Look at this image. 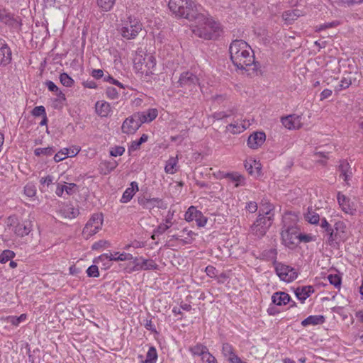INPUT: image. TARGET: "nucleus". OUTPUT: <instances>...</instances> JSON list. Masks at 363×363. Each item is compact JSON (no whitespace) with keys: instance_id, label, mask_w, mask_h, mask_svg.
I'll use <instances>...</instances> for the list:
<instances>
[{"instance_id":"f257e3e1","label":"nucleus","mask_w":363,"mask_h":363,"mask_svg":"<svg viewBox=\"0 0 363 363\" xmlns=\"http://www.w3.org/2000/svg\"><path fill=\"white\" fill-rule=\"evenodd\" d=\"M168 7L172 14L194 21L193 33L204 40H216L222 33L219 23L204 13L203 8L193 0H169Z\"/></svg>"},{"instance_id":"f03ea898","label":"nucleus","mask_w":363,"mask_h":363,"mask_svg":"<svg viewBox=\"0 0 363 363\" xmlns=\"http://www.w3.org/2000/svg\"><path fill=\"white\" fill-rule=\"evenodd\" d=\"M230 60L239 69L248 70V67L254 65L252 69H257L253 51L250 46L242 40H233L229 47Z\"/></svg>"},{"instance_id":"7ed1b4c3","label":"nucleus","mask_w":363,"mask_h":363,"mask_svg":"<svg viewBox=\"0 0 363 363\" xmlns=\"http://www.w3.org/2000/svg\"><path fill=\"white\" fill-rule=\"evenodd\" d=\"M103 220L102 213L93 214L83 229L82 234L84 237L88 239L96 234L101 228Z\"/></svg>"},{"instance_id":"20e7f679","label":"nucleus","mask_w":363,"mask_h":363,"mask_svg":"<svg viewBox=\"0 0 363 363\" xmlns=\"http://www.w3.org/2000/svg\"><path fill=\"white\" fill-rule=\"evenodd\" d=\"M299 228L296 225L286 227L281 231V239L284 244L288 247L293 248L298 245Z\"/></svg>"},{"instance_id":"39448f33","label":"nucleus","mask_w":363,"mask_h":363,"mask_svg":"<svg viewBox=\"0 0 363 363\" xmlns=\"http://www.w3.org/2000/svg\"><path fill=\"white\" fill-rule=\"evenodd\" d=\"M8 225L12 226L14 233L19 237L28 235L32 229L31 222L28 220L22 222L18 221L14 216L8 218Z\"/></svg>"},{"instance_id":"423d86ee","label":"nucleus","mask_w":363,"mask_h":363,"mask_svg":"<svg viewBox=\"0 0 363 363\" xmlns=\"http://www.w3.org/2000/svg\"><path fill=\"white\" fill-rule=\"evenodd\" d=\"M141 30L142 24L140 22L136 19L129 18L128 21H127L121 28V34L123 38L133 39Z\"/></svg>"},{"instance_id":"0eeeda50","label":"nucleus","mask_w":363,"mask_h":363,"mask_svg":"<svg viewBox=\"0 0 363 363\" xmlns=\"http://www.w3.org/2000/svg\"><path fill=\"white\" fill-rule=\"evenodd\" d=\"M143 121L140 118L138 112L133 113L127 118L123 123L121 130L123 133L133 134L141 126Z\"/></svg>"},{"instance_id":"6e6552de","label":"nucleus","mask_w":363,"mask_h":363,"mask_svg":"<svg viewBox=\"0 0 363 363\" xmlns=\"http://www.w3.org/2000/svg\"><path fill=\"white\" fill-rule=\"evenodd\" d=\"M275 270L278 277L286 282L294 281L298 276V273L294 268L281 263L276 264Z\"/></svg>"},{"instance_id":"1a4fd4ad","label":"nucleus","mask_w":363,"mask_h":363,"mask_svg":"<svg viewBox=\"0 0 363 363\" xmlns=\"http://www.w3.org/2000/svg\"><path fill=\"white\" fill-rule=\"evenodd\" d=\"M179 86L192 91L199 84L198 77L191 72H185L181 74L179 81Z\"/></svg>"},{"instance_id":"9d476101","label":"nucleus","mask_w":363,"mask_h":363,"mask_svg":"<svg viewBox=\"0 0 363 363\" xmlns=\"http://www.w3.org/2000/svg\"><path fill=\"white\" fill-rule=\"evenodd\" d=\"M58 213L65 218L72 219L79 215V211L72 203H65L59 206Z\"/></svg>"},{"instance_id":"9b49d317","label":"nucleus","mask_w":363,"mask_h":363,"mask_svg":"<svg viewBox=\"0 0 363 363\" xmlns=\"http://www.w3.org/2000/svg\"><path fill=\"white\" fill-rule=\"evenodd\" d=\"M11 50L6 41L0 38V65H6L11 61Z\"/></svg>"},{"instance_id":"f8f14e48","label":"nucleus","mask_w":363,"mask_h":363,"mask_svg":"<svg viewBox=\"0 0 363 363\" xmlns=\"http://www.w3.org/2000/svg\"><path fill=\"white\" fill-rule=\"evenodd\" d=\"M266 135L264 133L256 132L251 134L247 139V145L252 149H257L261 146L265 141Z\"/></svg>"},{"instance_id":"ddd939ff","label":"nucleus","mask_w":363,"mask_h":363,"mask_svg":"<svg viewBox=\"0 0 363 363\" xmlns=\"http://www.w3.org/2000/svg\"><path fill=\"white\" fill-rule=\"evenodd\" d=\"M133 262L135 263V268L137 270H150L156 269L157 268V264L152 259H147L143 257L140 259L135 258Z\"/></svg>"},{"instance_id":"4468645a","label":"nucleus","mask_w":363,"mask_h":363,"mask_svg":"<svg viewBox=\"0 0 363 363\" xmlns=\"http://www.w3.org/2000/svg\"><path fill=\"white\" fill-rule=\"evenodd\" d=\"M337 201L345 213L350 215H354L355 213L356 208L350 203V199L340 192L337 194Z\"/></svg>"},{"instance_id":"2eb2a0df","label":"nucleus","mask_w":363,"mask_h":363,"mask_svg":"<svg viewBox=\"0 0 363 363\" xmlns=\"http://www.w3.org/2000/svg\"><path fill=\"white\" fill-rule=\"evenodd\" d=\"M283 125L288 129H299L301 127V117L288 116L281 118Z\"/></svg>"},{"instance_id":"dca6fc26","label":"nucleus","mask_w":363,"mask_h":363,"mask_svg":"<svg viewBox=\"0 0 363 363\" xmlns=\"http://www.w3.org/2000/svg\"><path fill=\"white\" fill-rule=\"evenodd\" d=\"M303 15L304 13L301 10L295 9L284 11L282 14V18L286 23L291 24L298 17L302 16Z\"/></svg>"},{"instance_id":"f3484780","label":"nucleus","mask_w":363,"mask_h":363,"mask_svg":"<svg viewBox=\"0 0 363 363\" xmlns=\"http://www.w3.org/2000/svg\"><path fill=\"white\" fill-rule=\"evenodd\" d=\"M338 170L340 172V177L347 182L352 177V172L350 164L345 161H340L338 166Z\"/></svg>"},{"instance_id":"a211bd4d","label":"nucleus","mask_w":363,"mask_h":363,"mask_svg":"<svg viewBox=\"0 0 363 363\" xmlns=\"http://www.w3.org/2000/svg\"><path fill=\"white\" fill-rule=\"evenodd\" d=\"M272 301L277 306L286 305L291 301L290 296L282 291L274 293L272 296Z\"/></svg>"},{"instance_id":"6ab92c4d","label":"nucleus","mask_w":363,"mask_h":363,"mask_svg":"<svg viewBox=\"0 0 363 363\" xmlns=\"http://www.w3.org/2000/svg\"><path fill=\"white\" fill-rule=\"evenodd\" d=\"M96 112L101 117H107L111 111L109 103L104 101H97L95 104Z\"/></svg>"},{"instance_id":"aec40b11","label":"nucleus","mask_w":363,"mask_h":363,"mask_svg":"<svg viewBox=\"0 0 363 363\" xmlns=\"http://www.w3.org/2000/svg\"><path fill=\"white\" fill-rule=\"evenodd\" d=\"M314 292V289L312 286H305L298 287L295 290V294L298 299L303 302L311 294Z\"/></svg>"},{"instance_id":"412c9836","label":"nucleus","mask_w":363,"mask_h":363,"mask_svg":"<svg viewBox=\"0 0 363 363\" xmlns=\"http://www.w3.org/2000/svg\"><path fill=\"white\" fill-rule=\"evenodd\" d=\"M138 191V186L137 182H132L130 187H128L123 192L121 201L122 203L128 202L134 196L135 193Z\"/></svg>"},{"instance_id":"4be33fe9","label":"nucleus","mask_w":363,"mask_h":363,"mask_svg":"<svg viewBox=\"0 0 363 363\" xmlns=\"http://www.w3.org/2000/svg\"><path fill=\"white\" fill-rule=\"evenodd\" d=\"M304 218L306 221L313 225L318 224L321 220L320 215L312 207L308 208L307 212L304 214Z\"/></svg>"},{"instance_id":"5701e85b","label":"nucleus","mask_w":363,"mask_h":363,"mask_svg":"<svg viewBox=\"0 0 363 363\" xmlns=\"http://www.w3.org/2000/svg\"><path fill=\"white\" fill-rule=\"evenodd\" d=\"M138 113L143 123H145L152 121L157 116L158 111L156 108H150L146 112H138Z\"/></svg>"},{"instance_id":"b1692460","label":"nucleus","mask_w":363,"mask_h":363,"mask_svg":"<svg viewBox=\"0 0 363 363\" xmlns=\"http://www.w3.org/2000/svg\"><path fill=\"white\" fill-rule=\"evenodd\" d=\"M324 321L325 318L323 315H310L301 322V325L303 327L308 326L309 325H316L323 323Z\"/></svg>"},{"instance_id":"393cba45","label":"nucleus","mask_w":363,"mask_h":363,"mask_svg":"<svg viewBox=\"0 0 363 363\" xmlns=\"http://www.w3.org/2000/svg\"><path fill=\"white\" fill-rule=\"evenodd\" d=\"M225 177L229 179L230 181L235 182V186L238 187L239 186L244 185L245 178L242 175L238 172L226 173Z\"/></svg>"},{"instance_id":"a878e982","label":"nucleus","mask_w":363,"mask_h":363,"mask_svg":"<svg viewBox=\"0 0 363 363\" xmlns=\"http://www.w3.org/2000/svg\"><path fill=\"white\" fill-rule=\"evenodd\" d=\"M273 220L274 218H271L270 216H265L260 213H259L257 220L255 221V223L260 224L259 225H262L268 230L272 225Z\"/></svg>"},{"instance_id":"bb28decb","label":"nucleus","mask_w":363,"mask_h":363,"mask_svg":"<svg viewBox=\"0 0 363 363\" xmlns=\"http://www.w3.org/2000/svg\"><path fill=\"white\" fill-rule=\"evenodd\" d=\"M273 206L267 201H262L260 206L259 213H262L265 216H269L274 218Z\"/></svg>"},{"instance_id":"cd10ccee","label":"nucleus","mask_w":363,"mask_h":363,"mask_svg":"<svg viewBox=\"0 0 363 363\" xmlns=\"http://www.w3.org/2000/svg\"><path fill=\"white\" fill-rule=\"evenodd\" d=\"M247 128V125L242 123H230L227 127L226 129L232 134H238L243 132Z\"/></svg>"},{"instance_id":"c85d7f7f","label":"nucleus","mask_w":363,"mask_h":363,"mask_svg":"<svg viewBox=\"0 0 363 363\" xmlns=\"http://www.w3.org/2000/svg\"><path fill=\"white\" fill-rule=\"evenodd\" d=\"M189 351L192 353L193 355L203 357L206 353H207L208 349L205 345L199 343L193 347H191L189 348Z\"/></svg>"},{"instance_id":"c756f323","label":"nucleus","mask_w":363,"mask_h":363,"mask_svg":"<svg viewBox=\"0 0 363 363\" xmlns=\"http://www.w3.org/2000/svg\"><path fill=\"white\" fill-rule=\"evenodd\" d=\"M259 225L254 223L250 228L251 233L259 238L263 237L268 230Z\"/></svg>"},{"instance_id":"7c9ffc66","label":"nucleus","mask_w":363,"mask_h":363,"mask_svg":"<svg viewBox=\"0 0 363 363\" xmlns=\"http://www.w3.org/2000/svg\"><path fill=\"white\" fill-rule=\"evenodd\" d=\"M118 255V252H115L114 254H112L111 252L108 253H104L99 257H98L95 260L94 262L99 263V262H111V261H118L116 258H117V256Z\"/></svg>"},{"instance_id":"2f4dec72","label":"nucleus","mask_w":363,"mask_h":363,"mask_svg":"<svg viewBox=\"0 0 363 363\" xmlns=\"http://www.w3.org/2000/svg\"><path fill=\"white\" fill-rule=\"evenodd\" d=\"M157 359V352L154 347H150L147 352L146 359L143 363H155Z\"/></svg>"},{"instance_id":"473e14b6","label":"nucleus","mask_w":363,"mask_h":363,"mask_svg":"<svg viewBox=\"0 0 363 363\" xmlns=\"http://www.w3.org/2000/svg\"><path fill=\"white\" fill-rule=\"evenodd\" d=\"M177 163V158L170 157L167 161L164 167L165 172L172 174L176 172L175 167Z\"/></svg>"},{"instance_id":"72a5a7b5","label":"nucleus","mask_w":363,"mask_h":363,"mask_svg":"<svg viewBox=\"0 0 363 363\" xmlns=\"http://www.w3.org/2000/svg\"><path fill=\"white\" fill-rule=\"evenodd\" d=\"M199 215L200 211L196 210L195 207L191 206L188 208V211L186 212L184 217L186 221L190 222L193 220H195L196 217Z\"/></svg>"},{"instance_id":"f704fd0d","label":"nucleus","mask_w":363,"mask_h":363,"mask_svg":"<svg viewBox=\"0 0 363 363\" xmlns=\"http://www.w3.org/2000/svg\"><path fill=\"white\" fill-rule=\"evenodd\" d=\"M55 152V150L52 147H48L44 148H36L34 153L36 156L45 155L50 156Z\"/></svg>"},{"instance_id":"c9c22d12","label":"nucleus","mask_w":363,"mask_h":363,"mask_svg":"<svg viewBox=\"0 0 363 363\" xmlns=\"http://www.w3.org/2000/svg\"><path fill=\"white\" fill-rule=\"evenodd\" d=\"M59 79L62 84L67 87H72L74 84V79L65 72L60 74Z\"/></svg>"},{"instance_id":"e433bc0d","label":"nucleus","mask_w":363,"mask_h":363,"mask_svg":"<svg viewBox=\"0 0 363 363\" xmlns=\"http://www.w3.org/2000/svg\"><path fill=\"white\" fill-rule=\"evenodd\" d=\"M116 0H96L97 5L104 11H108L111 9Z\"/></svg>"},{"instance_id":"4c0bfd02","label":"nucleus","mask_w":363,"mask_h":363,"mask_svg":"<svg viewBox=\"0 0 363 363\" xmlns=\"http://www.w3.org/2000/svg\"><path fill=\"white\" fill-rule=\"evenodd\" d=\"M15 257V253L10 250H4L0 254V263L4 264L7 262L8 261L11 260Z\"/></svg>"},{"instance_id":"58836bf2","label":"nucleus","mask_w":363,"mask_h":363,"mask_svg":"<svg viewBox=\"0 0 363 363\" xmlns=\"http://www.w3.org/2000/svg\"><path fill=\"white\" fill-rule=\"evenodd\" d=\"M69 150L67 148H65L64 150H62L57 152L54 156V160L56 162H59L66 157H69Z\"/></svg>"},{"instance_id":"ea45409f","label":"nucleus","mask_w":363,"mask_h":363,"mask_svg":"<svg viewBox=\"0 0 363 363\" xmlns=\"http://www.w3.org/2000/svg\"><path fill=\"white\" fill-rule=\"evenodd\" d=\"M351 84L352 82L350 79L343 78L340 81V84L335 86V91L337 93L343 89H345L348 88L351 85Z\"/></svg>"},{"instance_id":"a19ab883","label":"nucleus","mask_w":363,"mask_h":363,"mask_svg":"<svg viewBox=\"0 0 363 363\" xmlns=\"http://www.w3.org/2000/svg\"><path fill=\"white\" fill-rule=\"evenodd\" d=\"M222 353L225 357H233L235 354L233 347L228 342L223 343Z\"/></svg>"},{"instance_id":"79ce46f5","label":"nucleus","mask_w":363,"mask_h":363,"mask_svg":"<svg viewBox=\"0 0 363 363\" xmlns=\"http://www.w3.org/2000/svg\"><path fill=\"white\" fill-rule=\"evenodd\" d=\"M147 135L143 134L138 140H135L132 142L130 149L133 150H138L143 143H145L147 140Z\"/></svg>"},{"instance_id":"37998d69","label":"nucleus","mask_w":363,"mask_h":363,"mask_svg":"<svg viewBox=\"0 0 363 363\" xmlns=\"http://www.w3.org/2000/svg\"><path fill=\"white\" fill-rule=\"evenodd\" d=\"M328 279L330 284L333 285L335 288L340 287L341 277L338 274H329Z\"/></svg>"},{"instance_id":"c03bdc74","label":"nucleus","mask_w":363,"mask_h":363,"mask_svg":"<svg viewBox=\"0 0 363 363\" xmlns=\"http://www.w3.org/2000/svg\"><path fill=\"white\" fill-rule=\"evenodd\" d=\"M149 205H152V206H150L151 209L155 207H157L159 208H167L166 205L164 203L162 200L159 198L150 199Z\"/></svg>"},{"instance_id":"a18cd8bd","label":"nucleus","mask_w":363,"mask_h":363,"mask_svg":"<svg viewBox=\"0 0 363 363\" xmlns=\"http://www.w3.org/2000/svg\"><path fill=\"white\" fill-rule=\"evenodd\" d=\"M338 25L337 21H332L330 23H325L316 27L315 31H321L328 28L335 27Z\"/></svg>"},{"instance_id":"49530a36","label":"nucleus","mask_w":363,"mask_h":363,"mask_svg":"<svg viewBox=\"0 0 363 363\" xmlns=\"http://www.w3.org/2000/svg\"><path fill=\"white\" fill-rule=\"evenodd\" d=\"M89 277H98L99 276V268L96 265H91L86 270Z\"/></svg>"},{"instance_id":"de8ad7c7","label":"nucleus","mask_w":363,"mask_h":363,"mask_svg":"<svg viewBox=\"0 0 363 363\" xmlns=\"http://www.w3.org/2000/svg\"><path fill=\"white\" fill-rule=\"evenodd\" d=\"M65 190L68 195H72L78 191L77 184L74 183H69L67 185H64Z\"/></svg>"},{"instance_id":"09e8293b","label":"nucleus","mask_w":363,"mask_h":363,"mask_svg":"<svg viewBox=\"0 0 363 363\" xmlns=\"http://www.w3.org/2000/svg\"><path fill=\"white\" fill-rule=\"evenodd\" d=\"M24 193L28 197H33L36 194V189L34 185L28 184L24 187Z\"/></svg>"},{"instance_id":"8fccbe9b","label":"nucleus","mask_w":363,"mask_h":363,"mask_svg":"<svg viewBox=\"0 0 363 363\" xmlns=\"http://www.w3.org/2000/svg\"><path fill=\"white\" fill-rule=\"evenodd\" d=\"M125 152V148L122 146H116L113 147L111 151L110 154L113 157H117L122 155Z\"/></svg>"},{"instance_id":"3c124183","label":"nucleus","mask_w":363,"mask_h":363,"mask_svg":"<svg viewBox=\"0 0 363 363\" xmlns=\"http://www.w3.org/2000/svg\"><path fill=\"white\" fill-rule=\"evenodd\" d=\"M32 114L34 116H44L46 115L45 108L43 106H35L32 111Z\"/></svg>"},{"instance_id":"603ef678","label":"nucleus","mask_w":363,"mask_h":363,"mask_svg":"<svg viewBox=\"0 0 363 363\" xmlns=\"http://www.w3.org/2000/svg\"><path fill=\"white\" fill-rule=\"evenodd\" d=\"M106 96L110 99H117L118 93L117 90L113 87H108L106 91Z\"/></svg>"},{"instance_id":"864d4df0","label":"nucleus","mask_w":363,"mask_h":363,"mask_svg":"<svg viewBox=\"0 0 363 363\" xmlns=\"http://www.w3.org/2000/svg\"><path fill=\"white\" fill-rule=\"evenodd\" d=\"M203 363H217V360L208 351L202 357Z\"/></svg>"},{"instance_id":"5fc2aeb1","label":"nucleus","mask_w":363,"mask_h":363,"mask_svg":"<svg viewBox=\"0 0 363 363\" xmlns=\"http://www.w3.org/2000/svg\"><path fill=\"white\" fill-rule=\"evenodd\" d=\"M320 226L324 230V231L328 233L333 228L331 225L327 221L325 218H322L320 223Z\"/></svg>"},{"instance_id":"6e6d98bb","label":"nucleus","mask_w":363,"mask_h":363,"mask_svg":"<svg viewBox=\"0 0 363 363\" xmlns=\"http://www.w3.org/2000/svg\"><path fill=\"white\" fill-rule=\"evenodd\" d=\"M169 228L167 224L161 223L155 229V235H162Z\"/></svg>"},{"instance_id":"4d7b16f0","label":"nucleus","mask_w":363,"mask_h":363,"mask_svg":"<svg viewBox=\"0 0 363 363\" xmlns=\"http://www.w3.org/2000/svg\"><path fill=\"white\" fill-rule=\"evenodd\" d=\"M205 272L206 274L211 277V278H216L217 277V269L211 265H208L206 267Z\"/></svg>"},{"instance_id":"13d9d810","label":"nucleus","mask_w":363,"mask_h":363,"mask_svg":"<svg viewBox=\"0 0 363 363\" xmlns=\"http://www.w3.org/2000/svg\"><path fill=\"white\" fill-rule=\"evenodd\" d=\"M110 246V243L106 240H99V242H95L92 245L93 250H98L103 247H107Z\"/></svg>"},{"instance_id":"bf43d9fd","label":"nucleus","mask_w":363,"mask_h":363,"mask_svg":"<svg viewBox=\"0 0 363 363\" xmlns=\"http://www.w3.org/2000/svg\"><path fill=\"white\" fill-rule=\"evenodd\" d=\"M245 208L251 213H255L257 211V204L255 201H250L246 203Z\"/></svg>"},{"instance_id":"052dcab7","label":"nucleus","mask_w":363,"mask_h":363,"mask_svg":"<svg viewBox=\"0 0 363 363\" xmlns=\"http://www.w3.org/2000/svg\"><path fill=\"white\" fill-rule=\"evenodd\" d=\"M195 220L198 226L203 227L206 224L207 218L204 217L200 211V215L196 217Z\"/></svg>"},{"instance_id":"680f3d73","label":"nucleus","mask_w":363,"mask_h":363,"mask_svg":"<svg viewBox=\"0 0 363 363\" xmlns=\"http://www.w3.org/2000/svg\"><path fill=\"white\" fill-rule=\"evenodd\" d=\"M326 234L328 236V243L330 245H332V243L333 242H335L337 239V231L335 230L334 228H333L330 231H329Z\"/></svg>"},{"instance_id":"e2e57ef3","label":"nucleus","mask_w":363,"mask_h":363,"mask_svg":"<svg viewBox=\"0 0 363 363\" xmlns=\"http://www.w3.org/2000/svg\"><path fill=\"white\" fill-rule=\"evenodd\" d=\"M118 261H125V260H131L133 259V257L131 254L129 253H119L117 256V258H116Z\"/></svg>"},{"instance_id":"0e129e2a","label":"nucleus","mask_w":363,"mask_h":363,"mask_svg":"<svg viewBox=\"0 0 363 363\" xmlns=\"http://www.w3.org/2000/svg\"><path fill=\"white\" fill-rule=\"evenodd\" d=\"M104 80L105 82H111L113 84L117 85L121 88L123 87V84L118 82V80L113 79L110 74H108L107 76H105L104 78Z\"/></svg>"},{"instance_id":"69168bd1","label":"nucleus","mask_w":363,"mask_h":363,"mask_svg":"<svg viewBox=\"0 0 363 363\" xmlns=\"http://www.w3.org/2000/svg\"><path fill=\"white\" fill-rule=\"evenodd\" d=\"M138 203H139V204L143 206V208H147V209H151V206H150L151 205H149V203H150V199H147V198H145V197L139 199H138Z\"/></svg>"},{"instance_id":"338daca9","label":"nucleus","mask_w":363,"mask_h":363,"mask_svg":"<svg viewBox=\"0 0 363 363\" xmlns=\"http://www.w3.org/2000/svg\"><path fill=\"white\" fill-rule=\"evenodd\" d=\"M45 84L50 91L55 92L58 91L59 88L52 81L48 80Z\"/></svg>"},{"instance_id":"774afa93","label":"nucleus","mask_w":363,"mask_h":363,"mask_svg":"<svg viewBox=\"0 0 363 363\" xmlns=\"http://www.w3.org/2000/svg\"><path fill=\"white\" fill-rule=\"evenodd\" d=\"M53 182V177L52 176H50V175H48L47 177H42L40 179V183L41 184H46L48 186L51 184Z\"/></svg>"}]
</instances>
